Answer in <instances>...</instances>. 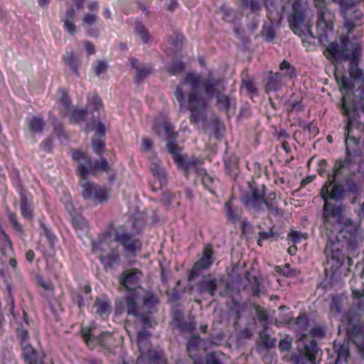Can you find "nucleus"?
I'll return each instance as SVG.
<instances>
[{
  "instance_id": "1",
  "label": "nucleus",
  "mask_w": 364,
  "mask_h": 364,
  "mask_svg": "<svg viewBox=\"0 0 364 364\" xmlns=\"http://www.w3.org/2000/svg\"><path fill=\"white\" fill-rule=\"evenodd\" d=\"M360 52L359 44L351 42L348 38H341L339 43L331 42L323 50L326 58L335 65L334 75L339 90L343 94L341 111L343 115L347 117V123L345 132L346 159L344 161H337L335 163L333 174L328 176V181L321 188V193H343L344 189L341 186L333 183L346 169L350 168L351 157L356 154L355 148L358 146V141L355 137L350 134L353 121L350 117V109L346 102V95L352 90L353 83L343 69L339 68L338 64L348 60H355L360 55Z\"/></svg>"
},
{
  "instance_id": "2",
  "label": "nucleus",
  "mask_w": 364,
  "mask_h": 364,
  "mask_svg": "<svg viewBox=\"0 0 364 364\" xmlns=\"http://www.w3.org/2000/svg\"><path fill=\"white\" fill-rule=\"evenodd\" d=\"M117 242L124 246V250L132 254L140 250L141 244L138 240H132L131 235L123 232H119L114 228L100 235L98 241L92 242L94 253L99 255V258L105 268L111 267L119 260L117 251L112 245Z\"/></svg>"
},
{
  "instance_id": "3",
  "label": "nucleus",
  "mask_w": 364,
  "mask_h": 364,
  "mask_svg": "<svg viewBox=\"0 0 364 364\" xmlns=\"http://www.w3.org/2000/svg\"><path fill=\"white\" fill-rule=\"evenodd\" d=\"M201 82V76L195 72L188 73L183 80L184 84L190 85L192 92L188 97V108L191 112V123L198 122L204 118L207 102L197 90Z\"/></svg>"
},
{
  "instance_id": "4",
  "label": "nucleus",
  "mask_w": 364,
  "mask_h": 364,
  "mask_svg": "<svg viewBox=\"0 0 364 364\" xmlns=\"http://www.w3.org/2000/svg\"><path fill=\"white\" fill-rule=\"evenodd\" d=\"M141 276L142 273L141 271L133 269L131 272L123 273L119 277L121 287H123L128 291L126 299L128 314L138 315L139 307L137 301L140 296L139 291H142L139 285Z\"/></svg>"
},
{
  "instance_id": "5",
  "label": "nucleus",
  "mask_w": 364,
  "mask_h": 364,
  "mask_svg": "<svg viewBox=\"0 0 364 364\" xmlns=\"http://www.w3.org/2000/svg\"><path fill=\"white\" fill-rule=\"evenodd\" d=\"M71 156L73 159L76 161H83V162L80 163L77 168V172L81 178L86 179L90 174H95L99 171H108L109 170V164L105 159L92 162L91 157L87 153L80 150H73Z\"/></svg>"
},
{
  "instance_id": "6",
  "label": "nucleus",
  "mask_w": 364,
  "mask_h": 364,
  "mask_svg": "<svg viewBox=\"0 0 364 364\" xmlns=\"http://www.w3.org/2000/svg\"><path fill=\"white\" fill-rule=\"evenodd\" d=\"M294 324V331L297 333L298 340L304 344V355L305 358L310 361H314L321 350L314 340H311L309 344L305 343L309 327L307 316L305 314L299 316L296 318Z\"/></svg>"
},
{
  "instance_id": "7",
  "label": "nucleus",
  "mask_w": 364,
  "mask_h": 364,
  "mask_svg": "<svg viewBox=\"0 0 364 364\" xmlns=\"http://www.w3.org/2000/svg\"><path fill=\"white\" fill-rule=\"evenodd\" d=\"M328 0H314L315 6L318 9L316 29L319 41L323 43L328 41L333 28L334 15L326 8Z\"/></svg>"
},
{
  "instance_id": "8",
  "label": "nucleus",
  "mask_w": 364,
  "mask_h": 364,
  "mask_svg": "<svg viewBox=\"0 0 364 364\" xmlns=\"http://www.w3.org/2000/svg\"><path fill=\"white\" fill-rule=\"evenodd\" d=\"M299 1L300 0H294L292 4L293 14L289 18L290 27L295 34L306 39H314L311 26L304 21V10Z\"/></svg>"
},
{
  "instance_id": "9",
  "label": "nucleus",
  "mask_w": 364,
  "mask_h": 364,
  "mask_svg": "<svg viewBox=\"0 0 364 364\" xmlns=\"http://www.w3.org/2000/svg\"><path fill=\"white\" fill-rule=\"evenodd\" d=\"M149 337L150 333L148 331H144L138 333L137 341L140 355L137 358L136 364H142L145 358L156 364H159V360H162L163 353L161 350L149 349Z\"/></svg>"
},
{
  "instance_id": "10",
  "label": "nucleus",
  "mask_w": 364,
  "mask_h": 364,
  "mask_svg": "<svg viewBox=\"0 0 364 364\" xmlns=\"http://www.w3.org/2000/svg\"><path fill=\"white\" fill-rule=\"evenodd\" d=\"M168 151L172 155L174 162L178 168L183 169L188 172L193 168H198L200 161L196 157L187 159L180 154V148L173 141H169L166 145Z\"/></svg>"
},
{
  "instance_id": "11",
  "label": "nucleus",
  "mask_w": 364,
  "mask_h": 364,
  "mask_svg": "<svg viewBox=\"0 0 364 364\" xmlns=\"http://www.w3.org/2000/svg\"><path fill=\"white\" fill-rule=\"evenodd\" d=\"M82 196L86 200H91L95 204L107 200L108 190L99 186L86 183L82 186Z\"/></svg>"
},
{
  "instance_id": "12",
  "label": "nucleus",
  "mask_w": 364,
  "mask_h": 364,
  "mask_svg": "<svg viewBox=\"0 0 364 364\" xmlns=\"http://www.w3.org/2000/svg\"><path fill=\"white\" fill-rule=\"evenodd\" d=\"M153 131L162 139H174L173 128L165 115H160L154 122Z\"/></svg>"
},
{
  "instance_id": "13",
  "label": "nucleus",
  "mask_w": 364,
  "mask_h": 364,
  "mask_svg": "<svg viewBox=\"0 0 364 364\" xmlns=\"http://www.w3.org/2000/svg\"><path fill=\"white\" fill-rule=\"evenodd\" d=\"M202 87L208 98H212L218 90L224 91L225 90L223 80L215 79L212 75H209L208 79L203 82Z\"/></svg>"
},
{
  "instance_id": "14",
  "label": "nucleus",
  "mask_w": 364,
  "mask_h": 364,
  "mask_svg": "<svg viewBox=\"0 0 364 364\" xmlns=\"http://www.w3.org/2000/svg\"><path fill=\"white\" fill-rule=\"evenodd\" d=\"M213 250L210 245H207L203 249L202 257L193 265L195 271L205 270L210 268L213 263Z\"/></svg>"
},
{
  "instance_id": "15",
  "label": "nucleus",
  "mask_w": 364,
  "mask_h": 364,
  "mask_svg": "<svg viewBox=\"0 0 364 364\" xmlns=\"http://www.w3.org/2000/svg\"><path fill=\"white\" fill-rule=\"evenodd\" d=\"M94 306L97 314L102 317H107L111 313V301L107 297L96 298Z\"/></svg>"
},
{
  "instance_id": "16",
  "label": "nucleus",
  "mask_w": 364,
  "mask_h": 364,
  "mask_svg": "<svg viewBox=\"0 0 364 364\" xmlns=\"http://www.w3.org/2000/svg\"><path fill=\"white\" fill-rule=\"evenodd\" d=\"M76 15V11L72 9H68L64 18L62 19L63 23V28L70 35H74L76 33L77 28L74 22Z\"/></svg>"
},
{
  "instance_id": "17",
  "label": "nucleus",
  "mask_w": 364,
  "mask_h": 364,
  "mask_svg": "<svg viewBox=\"0 0 364 364\" xmlns=\"http://www.w3.org/2000/svg\"><path fill=\"white\" fill-rule=\"evenodd\" d=\"M58 105L60 107L62 116H65L68 113L70 106L71 105L70 99L68 92L64 89H60L58 91Z\"/></svg>"
},
{
  "instance_id": "18",
  "label": "nucleus",
  "mask_w": 364,
  "mask_h": 364,
  "mask_svg": "<svg viewBox=\"0 0 364 364\" xmlns=\"http://www.w3.org/2000/svg\"><path fill=\"white\" fill-rule=\"evenodd\" d=\"M264 205V193L258 190H255L251 197L246 201V205L255 210H260Z\"/></svg>"
},
{
  "instance_id": "19",
  "label": "nucleus",
  "mask_w": 364,
  "mask_h": 364,
  "mask_svg": "<svg viewBox=\"0 0 364 364\" xmlns=\"http://www.w3.org/2000/svg\"><path fill=\"white\" fill-rule=\"evenodd\" d=\"M131 64L133 68L136 69V73L134 77V81L136 83L141 82L144 78L149 76L152 72V68L151 66H138V60L132 58L130 59Z\"/></svg>"
},
{
  "instance_id": "20",
  "label": "nucleus",
  "mask_w": 364,
  "mask_h": 364,
  "mask_svg": "<svg viewBox=\"0 0 364 364\" xmlns=\"http://www.w3.org/2000/svg\"><path fill=\"white\" fill-rule=\"evenodd\" d=\"M285 82L282 78L280 73H275L271 74L268 77V81L265 85V90L267 92L271 91H276L279 89Z\"/></svg>"
},
{
  "instance_id": "21",
  "label": "nucleus",
  "mask_w": 364,
  "mask_h": 364,
  "mask_svg": "<svg viewBox=\"0 0 364 364\" xmlns=\"http://www.w3.org/2000/svg\"><path fill=\"white\" fill-rule=\"evenodd\" d=\"M20 209L22 216L28 220L33 218V208L31 204L28 202L27 197L23 191L20 192Z\"/></svg>"
},
{
  "instance_id": "22",
  "label": "nucleus",
  "mask_w": 364,
  "mask_h": 364,
  "mask_svg": "<svg viewBox=\"0 0 364 364\" xmlns=\"http://www.w3.org/2000/svg\"><path fill=\"white\" fill-rule=\"evenodd\" d=\"M216 105L220 110H223L226 112L230 109L231 107H232L234 109H235L236 107L235 100L223 94L217 95Z\"/></svg>"
},
{
  "instance_id": "23",
  "label": "nucleus",
  "mask_w": 364,
  "mask_h": 364,
  "mask_svg": "<svg viewBox=\"0 0 364 364\" xmlns=\"http://www.w3.org/2000/svg\"><path fill=\"white\" fill-rule=\"evenodd\" d=\"M279 68L281 70L282 78L285 82L286 81L291 80L294 77H296L295 69L291 64L287 60H283L280 65Z\"/></svg>"
},
{
  "instance_id": "24",
  "label": "nucleus",
  "mask_w": 364,
  "mask_h": 364,
  "mask_svg": "<svg viewBox=\"0 0 364 364\" xmlns=\"http://www.w3.org/2000/svg\"><path fill=\"white\" fill-rule=\"evenodd\" d=\"M198 347V341L193 339L189 341L187 345V350L190 358L193 360L194 364H203L201 357L197 354Z\"/></svg>"
},
{
  "instance_id": "25",
  "label": "nucleus",
  "mask_w": 364,
  "mask_h": 364,
  "mask_svg": "<svg viewBox=\"0 0 364 364\" xmlns=\"http://www.w3.org/2000/svg\"><path fill=\"white\" fill-rule=\"evenodd\" d=\"M64 61L70 70L76 76L79 75L78 62L76 55L73 51L66 52L64 56Z\"/></svg>"
},
{
  "instance_id": "26",
  "label": "nucleus",
  "mask_w": 364,
  "mask_h": 364,
  "mask_svg": "<svg viewBox=\"0 0 364 364\" xmlns=\"http://www.w3.org/2000/svg\"><path fill=\"white\" fill-rule=\"evenodd\" d=\"M23 348V356L26 364H37L36 358V351L28 343L21 345Z\"/></svg>"
},
{
  "instance_id": "27",
  "label": "nucleus",
  "mask_w": 364,
  "mask_h": 364,
  "mask_svg": "<svg viewBox=\"0 0 364 364\" xmlns=\"http://www.w3.org/2000/svg\"><path fill=\"white\" fill-rule=\"evenodd\" d=\"M334 348L336 349L337 358L335 364H342L346 362L349 356V348L346 343H343L337 348V346L334 344Z\"/></svg>"
},
{
  "instance_id": "28",
  "label": "nucleus",
  "mask_w": 364,
  "mask_h": 364,
  "mask_svg": "<svg viewBox=\"0 0 364 364\" xmlns=\"http://www.w3.org/2000/svg\"><path fill=\"white\" fill-rule=\"evenodd\" d=\"M45 127V122L42 117H32L28 119L29 129L36 133L43 132Z\"/></svg>"
},
{
  "instance_id": "29",
  "label": "nucleus",
  "mask_w": 364,
  "mask_h": 364,
  "mask_svg": "<svg viewBox=\"0 0 364 364\" xmlns=\"http://www.w3.org/2000/svg\"><path fill=\"white\" fill-rule=\"evenodd\" d=\"M200 292H208L211 296L215 295L217 283L215 279L206 280L199 284Z\"/></svg>"
},
{
  "instance_id": "30",
  "label": "nucleus",
  "mask_w": 364,
  "mask_h": 364,
  "mask_svg": "<svg viewBox=\"0 0 364 364\" xmlns=\"http://www.w3.org/2000/svg\"><path fill=\"white\" fill-rule=\"evenodd\" d=\"M95 130V135L101 137L105 134V127L101 122H93L92 124H87L84 128L86 132H90L92 130Z\"/></svg>"
},
{
  "instance_id": "31",
  "label": "nucleus",
  "mask_w": 364,
  "mask_h": 364,
  "mask_svg": "<svg viewBox=\"0 0 364 364\" xmlns=\"http://www.w3.org/2000/svg\"><path fill=\"white\" fill-rule=\"evenodd\" d=\"M225 213L227 218L230 222L235 223L238 220L237 211L233 208L231 200L225 203Z\"/></svg>"
},
{
  "instance_id": "32",
  "label": "nucleus",
  "mask_w": 364,
  "mask_h": 364,
  "mask_svg": "<svg viewBox=\"0 0 364 364\" xmlns=\"http://www.w3.org/2000/svg\"><path fill=\"white\" fill-rule=\"evenodd\" d=\"M87 107L100 111L103 108V103L97 95L92 93L87 96Z\"/></svg>"
},
{
  "instance_id": "33",
  "label": "nucleus",
  "mask_w": 364,
  "mask_h": 364,
  "mask_svg": "<svg viewBox=\"0 0 364 364\" xmlns=\"http://www.w3.org/2000/svg\"><path fill=\"white\" fill-rule=\"evenodd\" d=\"M87 114L86 109H74L70 116V122L81 124L85 119Z\"/></svg>"
},
{
  "instance_id": "34",
  "label": "nucleus",
  "mask_w": 364,
  "mask_h": 364,
  "mask_svg": "<svg viewBox=\"0 0 364 364\" xmlns=\"http://www.w3.org/2000/svg\"><path fill=\"white\" fill-rule=\"evenodd\" d=\"M135 31L136 33L139 35V38L144 43H148L150 39V36L147 30L144 28V26L140 23H136L135 25Z\"/></svg>"
},
{
  "instance_id": "35",
  "label": "nucleus",
  "mask_w": 364,
  "mask_h": 364,
  "mask_svg": "<svg viewBox=\"0 0 364 364\" xmlns=\"http://www.w3.org/2000/svg\"><path fill=\"white\" fill-rule=\"evenodd\" d=\"M353 295L358 308L360 309H364V287L360 290H353Z\"/></svg>"
},
{
  "instance_id": "36",
  "label": "nucleus",
  "mask_w": 364,
  "mask_h": 364,
  "mask_svg": "<svg viewBox=\"0 0 364 364\" xmlns=\"http://www.w3.org/2000/svg\"><path fill=\"white\" fill-rule=\"evenodd\" d=\"M97 21V13H87L85 14L82 18V25L83 26H91L96 23Z\"/></svg>"
},
{
  "instance_id": "37",
  "label": "nucleus",
  "mask_w": 364,
  "mask_h": 364,
  "mask_svg": "<svg viewBox=\"0 0 364 364\" xmlns=\"http://www.w3.org/2000/svg\"><path fill=\"white\" fill-rule=\"evenodd\" d=\"M352 339L358 346L359 353L363 358H364V335L361 333H357L352 338Z\"/></svg>"
},
{
  "instance_id": "38",
  "label": "nucleus",
  "mask_w": 364,
  "mask_h": 364,
  "mask_svg": "<svg viewBox=\"0 0 364 364\" xmlns=\"http://www.w3.org/2000/svg\"><path fill=\"white\" fill-rule=\"evenodd\" d=\"M158 303V299L155 296L149 293H146L143 296V304L147 308H152Z\"/></svg>"
},
{
  "instance_id": "39",
  "label": "nucleus",
  "mask_w": 364,
  "mask_h": 364,
  "mask_svg": "<svg viewBox=\"0 0 364 364\" xmlns=\"http://www.w3.org/2000/svg\"><path fill=\"white\" fill-rule=\"evenodd\" d=\"M276 194L274 193H272L269 194L267 199H264V205H266L267 208L269 210H277V203H276Z\"/></svg>"
},
{
  "instance_id": "40",
  "label": "nucleus",
  "mask_w": 364,
  "mask_h": 364,
  "mask_svg": "<svg viewBox=\"0 0 364 364\" xmlns=\"http://www.w3.org/2000/svg\"><path fill=\"white\" fill-rule=\"evenodd\" d=\"M242 4L252 11H257L261 9L260 4L256 0H242Z\"/></svg>"
},
{
  "instance_id": "41",
  "label": "nucleus",
  "mask_w": 364,
  "mask_h": 364,
  "mask_svg": "<svg viewBox=\"0 0 364 364\" xmlns=\"http://www.w3.org/2000/svg\"><path fill=\"white\" fill-rule=\"evenodd\" d=\"M288 237L293 243H299L302 239L306 238V234H302L299 231H292L289 233Z\"/></svg>"
},
{
  "instance_id": "42",
  "label": "nucleus",
  "mask_w": 364,
  "mask_h": 364,
  "mask_svg": "<svg viewBox=\"0 0 364 364\" xmlns=\"http://www.w3.org/2000/svg\"><path fill=\"white\" fill-rule=\"evenodd\" d=\"M262 36L267 41H272L274 36V31L271 26H264L262 28Z\"/></svg>"
},
{
  "instance_id": "43",
  "label": "nucleus",
  "mask_w": 364,
  "mask_h": 364,
  "mask_svg": "<svg viewBox=\"0 0 364 364\" xmlns=\"http://www.w3.org/2000/svg\"><path fill=\"white\" fill-rule=\"evenodd\" d=\"M183 63L181 61H177L173 63V65L168 68V72L170 73V75H173L183 70Z\"/></svg>"
},
{
  "instance_id": "44",
  "label": "nucleus",
  "mask_w": 364,
  "mask_h": 364,
  "mask_svg": "<svg viewBox=\"0 0 364 364\" xmlns=\"http://www.w3.org/2000/svg\"><path fill=\"white\" fill-rule=\"evenodd\" d=\"M325 328L323 326H315L311 331V333L314 337L321 338L325 334Z\"/></svg>"
},
{
  "instance_id": "45",
  "label": "nucleus",
  "mask_w": 364,
  "mask_h": 364,
  "mask_svg": "<svg viewBox=\"0 0 364 364\" xmlns=\"http://www.w3.org/2000/svg\"><path fill=\"white\" fill-rule=\"evenodd\" d=\"M107 65L105 61H97L94 65V72L96 75H100L101 73L105 72L107 69Z\"/></svg>"
},
{
  "instance_id": "46",
  "label": "nucleus",
  "mask_w": 364,
  "mask_h": 364,
  "mask_svg": "<svg viewBox=\"0 0 364 364\" xmlns=\"http://www.w3.org/2000/svg\"><path fill=\"white\" fill-rule=\"evenodd\" d=\"M9 219L11 223L12 224V225H13V227H14V230L16 231H17L18 232H22V230H23L22 227L18 223L16 214H14V213H9Z\"/></svg>"
},
{
  "instance_id": "47",
  "label": "nucleus",
  "mask_w": 364,
  "mask_h": 364,
  "mask_svg": "<svg viewBox=\"0 0 364 364\" xmlns=\"http://www.w3.org/2000/svg\"><path fill=\"white\" fill-rule=\"evenodd\" d=\"M242 87L245 88L250 93H256L257 89L255 87L250 80H244L242 82Z\"/></svg>"
},
{
  "instance_id": "48",
  "label": "nucleus",
  "mask_w": 364,
  "mask_h": 364,
  "mask_svg": "<svg viewBox=\"0 0 364 364\" xmlns=\"http://www.w3.org/2000/svg\"><path fill=\"white\" fill-rule=\"evenodd\" d=\"M43 234L46 237L50 246H53L56 240L55 235L47 228H43Z\"/></svg>"
},
{
  "instance_id": "49",
  "label": "nucleus",
  "mask_w": 364,
  "mask_h": 364,
  "mask_svg": "<svg viewBox=\"0 0 364 364\" xmlns=\"http://www.w3.org/2000/svg\"><path fill=\"white\" fill-rule=\"evenodd\" d=\"M206 364H222L215 353H210L206 357Z\"/></svg>"
},
{
  "instance_id": "50",
  "label": "nucleus",
  "mask_w": 364,
  "mask_h": 364,
  "mask_svg": "<svg viewBox=\"0 0 364 364\" xmlns=\"http://www.w3.org/2000/svg\"><path fill=\"white\" fill-rule=\"evenodd\" d=\"M105 147V144L100 140L92 141V149L96 154H100Z\"/></svg>"
},
{
  "instance_id": "51",
  "label": "nucleus",
  "mask_w": 364,
  "mask_h": 364,
  "mask_svg": "<svg viewBox=\"0 0 364 364\" xmlns=\"http://www.w3.org/2000/svg\"><path fill=\"white\" fill-rule=\"evenodd\" d=\"M175 95H176L177 101L182 106L183 102L185 101V95L183 92L182 88L180 86L176 87V92H175Z\"/></svg>"
},
{
  "instance_id": "52",
  "label": "nucleus",
  "mask_w": 364,
  "mask_h": 364,
  "mask_svg": "<svg viewBox=\"0 0 364 364\" xmlns=\"http://www.w3.org/2000/svg\"><path fill=\"white\" fill-rule=\"evenodd\" d=\"M291 341L287 338L281 340L279 343V348L281 350H288L291 348Z\"/></svg>"
},
{
  "instance_id": "53",
  "label": "nucleus",
  "mask_w": 364,
  "mask_h": 364,
  "mask_svg": "<svg viewBox=\"0 0 364 364\" xmlns=\"http://www.w3.org/2000/svg\"><path fill=\"white\" fill-rule=\"evenodd\" d=\"M153 141L149 138H143L142 139V147L145 151H149L152 149Z\"/></svg>"
},
{
  "instance_id": "54",
  "label": "nucleus",
  "mask_w": 364,
  "mask_h": 364,
  "mask_svg": "<svg viewBox=\"0 0 364 364\" xmlns=\"http://www.w3.org/2000/svg\"><path fill=\"white\" fill-rule=\"evenodd\" d=\"M154 167H151V171L153 172L154 176L158 177L159 179H161V178H164L163 170L156 164H154Z\"/></svg>"
},
{
  "instance_id": "55",
  "label": "nucleus",
  "mask_w": 364,
  "mask_h": 364,
  "mask_svg": "<svg viewBox=\"0 0 364 364\" xmlns=\"http://www.w3.org/2000/svg\"><path fill=\"white\" fill-rule=\"evenodd\" d=\"M330 309L336 313L340 312V305L337 299L333 298L330 304Z\"/></svg>"
},
{
  "instance_id": "56",
  "label": "nucleus",
  "mask_w": 364,
  "mask_h": 364,
  "mask_svg": "<svg viewBox=\"0 0 364 364\" xmlns=\"http://www.w3.org/2000/svg\"><path fill=\"white\" fill-rule=\"evenodd\" d=\"M18 337L21 340V344L23 345L27 343V341L28 338V332L27 331H21L18 335Z\"/></svg>"
},
{
  "instance_id": "57",
  "label": "nucleus",
  "mask_w": 364,
  "mask_h": 364,
  "mask_svg": "<svg viewBox=\"0 0 364 364\" xmlns=\"http://www.w3.org/2000/svg\"><path fill=\"white\" fill-rule=\"evenodd\" d=\"M332 257L333 259H336L338 262H341L343 255L338 249L332 250Z\"/></svg>"
},
{
  "instance_id": "58",
  "label": "nucleus",
  "mask_w": 364,
  "mask_h": 364,
  "mask_svg": "<svg viewBox=\"0 0 364 364\" xmlns=\"http://www.w3.org/2000/svg\"><path fill=\"white\" fill-rule=\"evenodd\" d=\"M333 2L338 4L342 7L346 9L350 5L353 4V0H331Z\"/></svg>"
},
{
  "instance_id": "59",
  "label": "nucleus",
  "mask_w": 364,
  "mask_h": 364,
  "mask_svg": "<svg viewBox=\"0 0 364 364\" xmlns=\"http://www.w3.org/2000/svg\"><path fill=\"white\" fill-rule=\"evenodd\" d=\"M83 45L89 54H93L95 53V47L92 43L89 41H84Z\"/></svg>"
},
{
  "instance_id": "60",
  "label": "nucleus",
  "mask_w": 364,
  "mask_h": 364,
  "mask_svg": "<svg viewBox=\"0 0 364 364\" xmlns=\"http://www.w3.org/2000/svg\"><path fill=\"white\" fill-rule=\"evenodd\" d=\"M270 237V234L266 232H260L259 237L258 239L257 243L261 245V241L262 240H267Z\"/></svg>"
},
{
  "instance_id": "61",
  "label": "nucleus",
  "mask_w": 364,
  "mask_h": 364,
  "mask_svg": "<svg viewBox=\"0 0 364 364\" xmlns=\"http://www.w3.org/2000/svg\"><path fill=\"white\" fill-rule=\"evenodd\" d=\"M359 190V186L356 183H350L348 186V191L351 193H355Z\"/></svg>"
},
{
  "instance_id": "62",
  "label": "nucleus",
  "mask_w": 364,
  "mask_h": 364,
  "mask_svg": "<svg viewBox=\"0 0 364 364\" xmlns=\"http://www.w3.org/2000/svg\"><path fill=\"white\" fill-rule=\"evenodd\" d=\"M355 72L358 74V78H362L363 77V71L361 70H360L358 68H355V69L351 68L350 70V76L353 77Z\"/></svg>"
},
{
  "instance_id": "63",
  "label": "nucleus",
  "mask_w": 364,
  "mask_h": 364,
  "mask_svg": "<svg viewBox=\"0 0 364 364\" xmlns=\"http://www.w3.org/2000/svg\"><path fill=\"white\" fill-rule=\"evenodd\" d=\"M87 9L90 11H97L98 9V3L97 1H92L88 3Z\"/></svg>"
},
{
  "instance_id": "64",
  "label": "nucleus",
  "mask_w": 364,
  "mask_h": 364,
  "mask_svg": "<svg viewBox=\"0 0 364 364\" xmlns=\"http://www.w3.org/2000/svg\"><path fill=\"white\" fill-rule=\"evenodd\" d=\"M26 259L31 262H33V260L35 258V254H34V252L33 250H28L26 252Z\"/></svg>"
}]
</instances>
